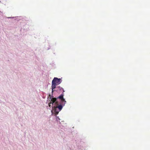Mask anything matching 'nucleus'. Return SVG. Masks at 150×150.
<instances>
[{"label":"nucleus","instance_id":"9","mask_svg":"<svg viewBox=\"0 0 150 150\" xmlns=\"http://www.w3.org/2000/svg\"><path fill=\"white\" fill-rule=\"evenodd\" d=\"M60 120V119H59V117H57V121H58V120Z\"/></svg>","mask_w":150,"mask_h":150},{"label":"nucleus","instance_id":"8","mask_svg":"<svg viewBox=\"0 0 150 150\" xmlns=\"http://www.w3.org/2000/svg\"><path fill=\"white\" fill-rule=\"evenodd\" d=\"M7 18H14V17H8Z\"/></svg>","mask_w":150,"mask_h":150},{"label":"nucleus","instance_id":"2","mask_svg":"<svg viewBox=\"0 0 150 150\" xmlns=\"http://www.w3.org/2000/svg\"><path fill=\"white\" fill-rule=\"evenodd\" d=\"M62 80L61 79H58L57 77H54L52 82L53 81V83H55L56 85H57L60 84L62 82Z\"/></svg>","mask_w":150,"mask_h":150},{"label":"nucleus","instance_id":"5","mask_svg":"<svg viewBox=\"0 0 150 150\" xmlns=\"http://www.w3.org/2000/svg\"><path fill=\"white\" fill-rule=\"evenodd\" d=\"M48 96H48V98H49V99H50V100H51V101H52V99H53V98H54L53 97V96H52H52L50 94H49Z\"/></svg>","mask_w":150,"mask_h":150},{"label":"nucleus","instance_id":"1","mask_svg":"<svg viewBox=\"0 0 150 150\" xmlns=\"http://www.w3.org/2000/svg\"><path fill=\"white\" fill-rule=\"evenodd\" d=\"M64 94L62 93L57 98H54L52 100V108L56 115L57 114L65 105L66 101L64 98Z\"/></svg>","mask_w":150,"mask_h":150},{"label":"nucleus","instance_id":"3","mask_svg":"<svg viewBox=\"0 0 150 150\" xmlns=\"http://www.w3.org/2000/svg\"><path fill=\"white\" fill-rule=\"evenodd\" d=\"M56 90L57 91L59 90V91H63V93H63H63L65 91H64V90L63 88L62 87H61L59 86H58L56 88Z\"/></svg>","mask_w":150,"mask_h":150},{"label":"nucleus","instance_id":"7","mask_svg":"<svg viewBox=\"0 0 150 150\" xmlns=\"http://www.w3.org/2000/svg\"><path fill=\"white\" fill-rule=\"evenodd\" d=\"M54 89H53V88H52V94H53V92L55 91V90H54Z\"/></svg>","mask_w":150,"mask_h":150},{"label":"nucleus","instance_id":"4","mask_svg":"<svg viewBox=\"0 0 150 150\" xmlns=\"http://www.w3.org/2000/svg\"><path fill=\"white\" fill-rule=\"evenodd\" d=\"M53 82H52V88H53V89H55V88H56L57 87H56V86H57L55 84V83H53Z\"/></svg>","mask_w":150,"mask_h":150},{"label":"nucleus","instance_id":"6","mask_svg":"<svg viewBox=\"0 0 150 150\" xmlns=\"http://www.w3.org/2000/svg\"><path fill=\"white\" fill-rule=\"evenodd\" d=\"M52 104V101H50V102L48 104V105H49V106L50 107H51V104Z\"/></svg>","mask_w":150,"mask_h":150}]
</instances>
